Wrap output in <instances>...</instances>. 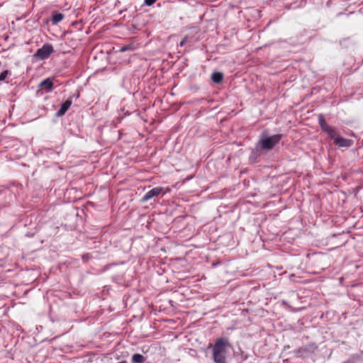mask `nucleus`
I'll use <instances>...</instances> for the list:
<instances>
[{"instance_id":"9","label":"nucleus","mask_w":363,"mask_h":363,"mask_svg":"<svg viewBox=\"0 0 363 363\" xmlns=\"http://www.w3.org/2000/svg\"><path fill=\"white\" fill-rule=\"evenodd\" d=\"M211 79L215 83H220L223 79V74L221 72H213L211 75Z\"/></svg>"},{"instance_id":"16","label":"nucleus","mask_w":363,"mask_h":363,"mask_svg":"<svg viewBox=\"0 0 363 363\" xmlns=\"http://www.w3.org/2000/svg\"><path fill=\"white\" fill-rule=\"evenodd\" d=\"M118 363H126V362H125V361H122V362H118Z\"/></svg>"},{"instance_id":"14","label":"nucleus","mask_w":363,"mask_h":363,"mask_svg":"<svg viewBox=\"0 0 363 363\" xmlns=\"http://www.w3.org/2000/svg\"><path fill=\"white\" fill-rule=\"evenodd\" d=\"M130 49V46H123L122 47L121 49H120V51L122 52H124L125 51H127L128 50Z\"/></svg>"},{"instance_id":"1","label":"nucleus","mask_w":363,"mask_h":363,"mask_svg":"<svg viewBox=\"0 0 363 363\" xmlns=\"http://www.w3.org/2000/svg\"><path fill=\"white\" fill-rule=\"evenodd\" d=\"M230 345L225 338L216 340L213 347V359L215 363H226V347Z\"/></svg>"},{"instance_id":"15","label":"nucleus","mask_w":363,"mask_h":363,"mask_svg":"<svg viewBox=\"0 0 363 363\" xmlns=\"http://www.w3.org/2000/svg\"><path fill=\"white\" fill-rule=\"evenodd\" d=\"M185 43V40H183L181 43H180V45L181 46H183Z\"/></svg>"},{"instance_id":"2","label":"nucleus","mask_w":363,"mask_h":363,"mask_svg":"<svg viewBox=\"0 0 363 363\" xmlns=\"http://www.w3.org/2000/svg\"><path fill=\"white\" fill-rule=\"evenodd\" d=\"M54 52V48L51 44L47 43L39 48L34 55L38 60H45L48 58L52 53Z\"/></svg>"},{"instance_id":"7","label":"nucleus","mask_w":363,"mask_h":363,"mask_svg":"<svg viewBox=\"0 0 363 363\" xmlns=\"http://www.w3.org/2000/svg\"><path fill=\"white\" fill-rule=\"evenodd\" d=\"M72 104V99L69 98L67 99L62 105L60 108L57 112V116H63L67 110L70 108L71 105Z\"/></svg>"},{"instance_id":"3","label":"nucleus","mask_w":363,"mask_h":363,"mask_svg":"<svg viewBox=\"0 0 363 363\" xmlns=\"http://www.w3.org/2000/svg\"><path fill=\"white\" fill-rule=\"evenodd\" d=\"M281 138V135L279 134L268 137L260 141L261 147L264 150H272L279 142Z\"/></svg>"},{"instance_id":"10","label":"nucleus","mask_w":363,"mask_h":363,"mask_svg":"<svg viewBox=\"0 0 363 363\" xmlns=\"http://www.w3.org/2000/svg\"><path fill=\"white\" fill-rule=\"evenodd\" d=\"M133 363H144L145 362V357L140 354H135L132 357Z\"/></svg>"},{"instance_id":"6","label":"nucleus","mask_w":363,"mask_h":363,"mask_svg":"<svg viewBox=\"0 0 363 363\" xmlns=\"http://www.w3.org/2000/svg\"><path fill=\"white\" fill-rule=\"evenodd\" d=\"M318 123L322 130L325 132L328 135L334 133V128L327 124L323 115H319Z\"/></svg>"},{"instance_id":"8","label":"nucleus","mask_w":363,"mask_h":363,"mask_svg":"<svg viewBox=\"0 0 363 363\" xmlns=\"http://www.w3.org/2000/svg\"><path fill=\"white\" fill-rule=\"evenodd\" d=\"M39 87L45 89L46 92H50L53 87V80L51 78H47L40 82Z\"/></svg>"},{"instance_id":"13","label":"nucleus","mask_w":363,"mask_h":363,"mask_svg":"<svg viewBox=\"0 0 363 363\" xmlns=\"http://www.w3.org/2000/svg\"><path fill=\"white\" fill-rule=\"evenodd\" d=\"M156 1L157 0H145L144 2L146 6H150L153 5L156 2Z\"/></svg>"},{"instance_id":"4","label":"nucleus","mask_w":363,"mask_h":363,"mask_svg":"<svg viewBox=\"0 0 363 363\" xmlns=\"http://www.w3.org/2000/svg\"><path fill=\"white\" fill-rule=\"evenodd\" d=\"M329 137L333 140L334 143L338 147H348L353 144L352 140L346 139L338 135L335 130L334 129V133L328 135Z\"/></svg>"},{"instance_id":"11","label":"nucleus","mask_w":363,"mask_h":363,"mask_svg":"<svg viewBox=\"0 0 363 363\" xmlns=\"http://www.w3.org/2000/svg\"><path fill=\"white\" fill-rule=\"evenodd\" d=\"M64 18V15L62 13H55L52 16V22L53 23H57L61 21Z\"/></svg>"},{"instance_id":"5","label":"nucleus","mask_w":363,"mask_h":363,"mask_svg":"<svg viewBox=\"0 0 363 363\" xmlns=\"http://www.w3.org/2000/svg\"><path fill=\"white\" fill-rule=\"evenodd\" d=\"M162 191L163 188L162 187H155L152 189L144 195V196L142 198V201L145 202L155 196H157L162 192Z\"/></svg>"},{"instance_id":"12","label":"nucleus","mask_w":363,"mask_h":363,"mask_svg":"<svg viewBox=\"0 0 363 363\" xmlns=\"http://www.w3.org/2000/svg\"><path fill=\"white\" fill-rule=\"evenodd\" d=\"M9 74L8 70H5L0 74V81L4 80Z\"/></svg>"}]
</instances>
